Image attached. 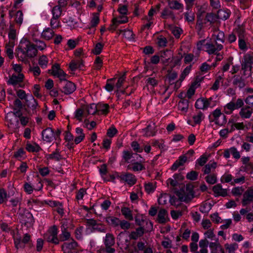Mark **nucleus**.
<instances>
[{
	"mask_svg": "<svg viewBox=\"0 0 253 253\" xmlns=\"http://www.w3.org/2000/svg\"><path fill=\"white\" fill-rule=\"evenodd\" d=\"M244 105V101L241 98H238L236 102L233 99L225 104L223 107V112L220 108L215 109L209 115V119L211 122H214L215 125L222 126L227 122L226 117L225 115H231L235 110H238Z\"/></svg>",
	"mask_w": 253,
	"mask_h": 253,
	"instance_id": "nucleus-1",
	"label": "nucleus"
},
{
	"mask_svg": "<svg viewBox=\"0 0 253 253\" xmlns=\"http://www.w3.org/2000/svg\"><path fill=\"white\" fill-rule=\"evenodd\" d=\"M35 45L31 43L26 39H22L18 45V51L20 52L24 56V57L33 58L37 54L38 50H42L44 49L46 45L43 41L35 40H34Z\"/></svg>",
	"mask_w": 253,
	"mask_h": 253,
	"instance_id": "nucleus-2",
	"label": "nucleus"
},
{
	"mask_svg": "<svg viewBox=\"0 0 253 253\" xmlns=\"http://www.w3.org/2000/svg\"><path fill=\"white\" fill-rule=\"evenodd\" d=\"M124 158L128 163L127 169L134 171H141L145 169L142 164V158L137 154L131 155L128 152H125Z\"/></svg>",
	"mask_w": 253,
	"mask_h": 253,
	"instance_id": "nucleus-3",
	"label": "nucleus"
},
{
	"mask_svg": "<svg viewBox=\"0 0 253 253\" xmlns=\"http://www.w3.org/2000/svg\"><path fill=\"white\" fill-rule=\"evenodd\" d=\"M9 41L6 44L5 51L7 56L9 59H13V48L15 45V39L16 38V31L13 29H10L8 34Z\"/></svg>",
	"mask_w": 253,
	"mask_h": 253,
	"instance_id": "nucleus-4",
	"label": "nucleus"
},
{
	"mask_svg": "<svg viewBox=\"0 0 253 253\" xmlns=\"http://www.w3.org/2000/svg\"><path fill=\"white\" fill-rule=\"evenodd\" d=\"M223 48L222 44L218 43L216 41L207 42L205 44V51L209 54H215Z\"/></svg>",
	"mask_w": 253,
	"mask_h": 253,
	"instance_id": "nucleus-5",
	"label": "nucleus"
},
{
	"mask_svg": "<svg viewBox=\"0 0 253 253\" xmlns=\"http://www.w3.org/2000/svg\"><path fill=\"white\" fill-rule=\"evenodd\" d=\"M49 72L54 77L58 78L60 81H66L68 77V75L61 69L60 65L58 63L53 65Z\"/></svg>",
	"mask_w": 253,
	"mask_h": 253,
	"instance_id": "nucleus-6",
	"label": "nucleus"
},
{
	"mask_svg": "<svg viewBox=\"0 0 253 253\" xmlns=\"http://www.w3.org/2000/svg\"><path fill=\"white\" fill-rule=\"evenodd\" d=\"M193 191L190 186H186L181 189L177 193L178 197L181 201L188 202L193 197Z\"/></svg>",
	"mask_w": 253,
	"mask_h": 253,
	"instance_id": "nucleus-7",
	"label": "nucleus"
},
{
	"mask_svg": "<svg viewBox=\"0 0 253 253\" xmlns=\"http://www.w3.org/2000/svg\"><path fill=\"white\" fill-rule=\"evenodd\" d=\"M58 231L56 226H53L50 228L44 235V239L48 242L55 244L59 243V240L57 238Z\"/></svg>",
	"mask_w": 253,
	"mask_h": 253,
	"instance_id": "nucleus-8",
	"label": "nucleus"
},
{
	"mask_svg": "<svg viewBox=\"0 0 253 253\" xmlns=\"http://www.w3.org/2000/svg\"><path fill=\"white\" fill-rule=\"evenodd\" d=\"M118 245L122 250H126L129 244L128 237L127 234L125 232H121L118 236Z\"/></svg>",
	"mask_w": 253,
	"mask_h": 253,
	"instance_id": "nucleus-9",
	"label": "nucleus"
},
{
	"mask_svg": "<svg viewBox=\"0 0 253 253\" xmlns=\"http://www.w3.org/2000/svg\"><path fill=\"white\" fill-rule=\"evenodd\" d=\"M57 135L58 134L54 132L52 127H46L42 132L43 140L48 142H52Z\"/></svg>",
	"mask_w": 253,
	"mask_h": 253,
	"instance_id": "nucleus-10",
	"label": "nucleus"
},
{
	"mask_svg": "<svg viewBox=\"0 0 253 253\" xmlns=\"http://www.w3.org/2000/svg\"><path fill=\"white\" fill-rule=\"evenodd\" d=\"M211 101V98L209 99L204 98H199L196 100L195 106L198 109L206 110L210 106Z\"/></svg>",
	"mask_w": 253,
	"mask_h": 253,
	"instance_id": "nucleus-11",
	"label": "nucleus"
},
{
	"mask_svg": "<svg viewBox=\"0 0 253 253\" xmlns=\"http://www.w3.org/2000/svg\"><path fill=\"white\" fill-rule=\"evenodd\" d=\"M204 118V114L201 111H199L193 116L192 118L188 121V123L193 126L194 125H200L201 122Z\"/></svg>",
	"mask_w": 253,
	"mask_h": 253,
	"instance_id": "nucleus-12",
	"label": "nucleus"
},
{
	"mask_svg": "<svg viewBox=\"0 0 253 253\" xmlns=\"http://www.w3.org/2000/svg\"><path fill=\"white\" fill-rule=\"evenodd\" d=\"M253 113V107L250 106H243L239 112L240 116L243 119H249Z\"/></svg>",
	"mask_w": 253,
	"mask_h": 253,
	"instance_id": "nucleus-13",
	"label": "nucleus"
},
{
	"mask_svg": "<svg viewBox=\"0 0 253 253\" xmlns=\"http://www.w3.org/2000/svg\"><path fill=\"white\" fill-rule=\"evenodd\" d=\"M9 80L7 84L12 85L14 90H16V65H13L12 68L8 72Z\"/></svg>",
	"mask_w": 253,
	"mask_h": 253,
	"instance_id": "nucleus-14",
	"label": "nucleus"
},
{
	"mask_svg": "<svg viewBox=\"0 0 253 253\" xmlns=\"http://www.w3.org/2000/svg\"><path fill=\"white\" fill-rule=\"evenodd\" d=\"M97 115L106 116L109 113L110 106L108 104L98 103L97 104Z\"/></svg>",
	"mask_w": 253,
	"mask_h": 253,
	"instance_id": "nucleus-15",
	"label": "nucleus"
},
{
	"mask_svg": "<svg viewBox=\"0 0 253 253\" xmlns=\"http://www.w3.org/2000/svg\"><path fill=\"white\" fill-rule=\"evenodd\" d=\"M76 89L75 84L70 81H66L65 84L62 88V91L65 94L68 95L73 93Z\"/></svg>",
	"mask_w": 253,
	"mask_h": 253,
	"instance_id": "nucleus-16",
	"label": "nucleus"
},
{
	"mask_svg": "<svg viewBox=\"0 0 253 253\" xmlns=\"http://www.w3.org/2000/svg\"><path fill=\"white\" fill-rule=\"evenodd\" d=\"M212 190L215 197H225L228 194V190L222 188L221 185L219 184L214 185L212 187Z\"/></svg>",
	"mask_w": 253,
	"mask_h": 253,
	"instance_id": "nucleus-17",
	"label": "nucleus"
},
{
	"mask_svg": "<svg viewBox=\"0 0 253 253\" xmlns=\"http://www.w3.org/2000/svg\"><path fill=\"white\" fill-rule=\"evenodd\" d=\"M121 179L126 182L129 185L134 184L136 181V179L133 174L131 173H123L120 176Z\"/></svg>",
	"mask_w": 253,
	"mask_h": 253,
	"instance_id": "nucleus-18",
	"label": "nucleus"
},
{
	"mask_svg": "<svg viewBox=\"0 0 253 253\" xmlns=\"http://www.w3.org/2000/svg\"><path fill=\"white\" fill-rule=\"evenodd\" d=\"M200 80H198V79H196V80L192 83L186 94V97L188 99L191 98L192 96L195 94L196 88L200 85Z\"/></svg>",
	"mask_w": 253,
	"mask_h": 253,
	"instance_id": "nucleus-19",
	"label": "nucleus"
},
{
	"mask_svg": "<svg viewBox=\"0 0 253 253\" xmlns=\"http://www.w3.org/2000/svg\"><path fill=\"white\" fill-rule=\"evenodd\" d=\"M172 55V52L170 50L167 49L164 51L161 52L160 56L162 62L165 64H169Z\"/></svg>",
	"mask_w": 253,
	"mask_h": 253,
	"instance_id": "nucleus-20",
	"label": "nucleus"
},
{
	"mask_svg": "<svg viewBox=\"0 0 253 253\" xmlns=\"http://www.w3.org/2000/svg\"><path fill=\"white\" fill-rule=\"evenodd\" d=\"M77 247V242L72 240L70 243H64L62 246V249L64 253H70V251L74 250Z\"/></svg>",
	"mask_w": 253,
	"mask_h": 253,
	"instance_id": "nucleus-21",
	"label": "nucleus"
},
{
	"mask_svg": "<svg viewBox=\"0 0 253 253\" xmlns=\"http://www.w3.org/2000/svg\"><path fill=\"white\" fill-rule=\"evenodd\" d=\"M189 107V101L187 99H181L178 104V108L181 113L185 114L188 111Z\"/></svg>",
	"mask_w": 253,
	"mask_h": 253,
	"instance_id": "nucleus-22",
	"label": "nucleus"
},
{
	"mask_svg": "<svg viewBox=\"0 0 253 253\" xmlns=\"http://www.w3.org/2000/svg\"><path fill=\"white\" fill-rule=\"evenodd\" d=\"M84 66V61L81 59L72 60L69 64V68L73 71L76 70L77 69L81 68Z\"/></svg>",
	"mask_w": 253,
	"mask_h": 253,
	"instance_id": "nucleus-23",
	"label": "nucleus"
},
{
	"mask_svg": "<svg viewBox=\"0 0 253 253\" xmlns=\"http://www.w3.org/2000/svg\"><path fill=\"white\" fill-rule=\"evenodd\" d=\"M67 225L63 223L61 226L62 233L60 235V240L61 241H64L69 240L71 237L70 233L67 230Z\"/></svg>",
	"mask_w": 253,
	"mask_h": 253,
	"instance_id": "nucleus-24",
	"label": "nucleus"
},
{
	"mask_svg": "<svg viewBox=\"0 0 253 253\" xmlns=\"http://www.w3.org/2000/svg\"><path fill=\"white\" fill-rule=\"evenodd\" d=\"M169 7L173 10H183V4L176 0H168Z\"/></svg>",
	"mask_w": 253,
	"mask_h": 253,
	"instance_id": "nucleus-25",
	"label": "nucleus"
},
{
	"mask_svg": "<svg viewBox=\"0 0 253 253\" xmlns=\"http://www.w3.org/2000/svg\"><path fill=\"white\" fill-rule=\"evenodd\" d=\"M53 30L50 28H45L42 33V37L45 40L49 41L54 35V32Z\"/></svg>",
	"mask_w": 253,
	"mask_h": 253,
	"instance_id": "nucleus-26",
	"label": "nucleus"
},
{
	"mask_svg": "<svg viewBox=\"0 0 253 253\" xmlns=\"http://www.w3.org/2000/svg\"><path fill=\"white\" fill-rule=\"evenodd\" d=\"M253 200V188L248 189L244 194L243 204L246 205L249 202Z\"/></svg>",
	"mask_w": 253,
	"mask_h": 253,
	"instance_id": "nucleus-27",
	"label": "nucleus"
},
{
	"mask_svg": "<svg viewBox=\"0 0 253 253\" xmlns=\"http://www.w3.org/2000/svg\"><path fill=\"white\" fill-rule=\"evenodd\" d=\"M146 85L151 88L156 87L159 84V80L155 77H149L145 80Z\"/></svg>",
	"mask_w": 253,
	"mask_h": 253,
	"instance_id": "nucleus-28",
	"label": "nucleus"
},
{
	"mask_svg": "<svg viewBox=\"0 0 253 253\" xmlns=\"http://www.w3.org/2000/svg\"><path fill=\"white\" fill-rule=\"evenodd\" d=\"M26 150L29 152H38L41 149L38 144L36 143L27 142L26 145Z\"/></svg>",
	"mask_w": 253,
	"mask_h": 253,
	"instance_id": "nucleus-29",
	"label": "nucleus"
},
{
	"mask_svg": "<svg viewBox=\"0 0 253 253\" xmlns=\"http://www.w3.org/2000/svg\"><path fill=\"white\" fill-rule=\"evenodd\" d=\"M84 109L88 114L97 115V104L91 103L86 105L84 106Z\"/></svg>",
	"mask_w": 253,
	"mask_h": 253,
	"instance_id": "nucleus-30",
	"label": "nucleus"
},
{
	"mask_svg": "<svg viewBox=\"0 0 253 253\" xmlns=\"http://www.w3.org/2000/svg\"><path fill=\"white\" fill-rule=\"evenodd\" d=\"M5 121L7 126L13 125L16 122V114L14 112H9L6 114Z\"/></svg>",
	"mask_w": 253,
	"mask_h": 253,
	"instance_id": "nucleus-31",
	"label": "nucleus"
},
{
	"mask_svg": "<svg viewBox=\"0 0 253 253\" xmlns=\"http://www.w3.org/2000/svg\"><path fill=\"white\" fill-rule=\"evenodd\" d=\"M233 84L237 85L240 88H243L246 85L245 81L240 76L235 75L233 77Z\"/></svg>",
	"mask_w": 253,
	"mask_h": 253,
	"instance_id": "nucleus-32",
	"label": "nucleus"
},
{
	"mask_svg": "<svg viewBox=\"0 0 253 253\" xmlns=\"http://www.w3.org/2000/svg\"><path fill=\"white\" fill-rule=\"evenodd\" d=\"M182 179V176L180 174H174L172 178H169L167 180V183L172 186L177 185L180 180Z\"/></svg>",
	"mask_w": 253,
	"mask_h": 253,
	"instance_id": "nucleus-33",
	"label": "nucleus"
},
{
	"mask_svg": "<svg viewBox=\"0 0 253 253\" xmlns=\"http://www.w3.org/2000/svg\"><path fill=\"white\" fill-rule=\"evenodd\" d=\"M105 220L109 225L114 227L118 226L120 222L118 218L112 216H107Z\"/></svg>",
	"mask_w": 253,
	"mask_h": 253,
	"instance_id": "nucleus-34",
	"label": "nucleus"
},
{
	"mask_svg": "<svg viewBox=\"0 0 253 253\" xmlns=\"http://www.w3.org/2000/svg\"><path fill=\"white\" fill-rule=\"evenodd\" d=\"M99 14L93 13L89 23V29L95 28L99 22Z\"/></svg>",
	"mask_w": 253,
	"mask_h": 253,
	"instance_id": "nucleus-35",
	"label": "nucleus"
},
{
	"mask_svg": "<svg viewBox=\"0 0 253 253\" xmlns=\"http://www.w3.org/2000/svg\"><path fill=\"white\" fill-rule=\"evenodd\" d=\"M218 15L220 19L225 20L229 18L231 11L228 9H219L218 11Z\"/></svg>",
	"mask_w": 253,
	"mask_h": 253,
	"instance_id": "nucleus-36",
	"label": "nucleus"
},
{
	"mask_svg": "<svg viewBox=\"0 0 253 253\" xmlns=\"http://www.w3.org/2000/svg\"><path fill=\"white\" fill-rule=\"evenodd\" d=\"M0 228L3 231L6 232H9L10 231L11 232V234L13 236L14 245L15 247H16V238L15 237V233L14 231L11 230L10 227H8V224L4 222H2L0 224Z\"/></svg>",
	"mask_w": 253,
	"mask_h": 253,
	"instance_id": "nucleus-37",
	"label": "nucleus"
},
{
	"mask_svg": "<svg viewBox=\"0 0 253 253\" xmlns=\"http://www.w3.org/2000/svg\"><path fill=\"white\" fill-rule=\"evenodd\" d=\"M252 69V66L251 64V62H249L247 56L245 59V61L242 64V70L244 71V75H246V72H251Z\"/></svg>",
	"mask_w": 253,
	"mask_h": 253,
	"instance_id": "nucleus-38",
	"label": "nucleus"
},
{
	"mask_svg": "<svg viewBox=\"0 0 253 253\" xmlns=\"http://www.w3.org/2000/svg\"><path fill=\"white\" fill-rule=\"evenodd\" d=\"M48 59L45 55H42L39 57L38 64L42 69H45L48 64Z\"/></svg>",
	"mask_w": 253,
	"mask_h": 253,
	"instance_id": "nucleus-39",
	"label": "nucleus"
},
{
	"mask_svg": "<svg viewBox=\"0 0 253 253\" xmlns=\"http://www.w3.org/2000/svg\"><path fill=\"white\" fill-rule=\"evenodd\" d=\"M104 243L106 247H112L115 244V239L113 236L110 233L107 234L104 240Z\"/></svg>",
	"mask_w": 253,
	"mask_h": 253,
	"instance_id": "nucleus-40",
	"label": "nucleus"
},
{
	"mask_svg": "<svg viewBox=\"0 0 253 253\" xmlns=\"http://www.w3.org/2000/svg\"><path fill=\"white\" fill-rule=\"evenodd\" d=\"M142 20L143 21V24L141 26V29L144 31L146 29H149L153 24V19H148V18H143Z\"/></svg>",
	"mask_w": 253,
	"mask_h": 253,
	"instance_id": "nucleus-41",
	"label": "nucleus"
},
{
	"mask_svg": "<svg viewBox=\"0 0 253 253\" xmlns=\"http://www.w3.org/2000/svg\"><path fill=\"white\" fill-rule=\"evenodd\" d=\"M141 132L146 136H153L156 134V131L155 127H144Z\"/></svg>",
	"mask_w": 253,
	"mask_h": 253,
	"instance_id": "nucleus-42",
	"label": "nucleus"
},
{
	"mask_svg": "<svg viewBox=\"0 0 253 253\" xmlns=\"http://www.w3.org/2000/svg\"><path fill=\"white\" fill-rule=\"evenodd\" d=\"M191 9H186L187 11L184 14L185 21L188 22H192L195 19L194 12Z\"/></svg>",
	"mask_w": 253,
	"mask_h": 253,
	"instance_id": "nucleus-43",
	"label": "nucleus"
},
{
	"mask_svg": "<svg viewBox=\"0 0 253 253\" xmlns=\"http://www.w3.org/2000/svg\"><path fill=\"white\" fill-rule=\"evenodd\" d=\"M161 16L163 19H167L169 17H174V14L171 9L169 7H165L161 13Z\"/></svg>",
	"mask_w": 253,
	"mask_h": 253,
	"instance_id": "nucleus-44",
	"label": "nucleus"
},
{
	"mask_svg": "<svg viewBox=\"0 0 253 253\" xmlns=\"http://www.w3.org/2000/svg\"><path fill=\"white\" fill-rule=\"evenodd\" d=\"M239 117L237 115H232L229 120L228 124L230 125V126H243V124L242 123H236L237 119Z\"/></svg>",
	"mask_w": 253,
	"mask_h": 253,
	"instance_id": "nucleus-45",
	"label": "nucleus"
},
{
	"mask_svg": "<svg viewBox=\"0 0 253 253\" xmlns=\"http://www.w3.org/2000/svg\"><path fill=\"white\" fill-rule=\"evenodd\" d=\"M122 214L128 220H132L133 216L132 214L131 211L127 207H123L121 209Z\"/></svg>",
	"mask_w": 253,
	"mask_h": 253,
	"instance_id": "nucleus-46",
	"label": "nucleus"
},
{
	"mask_svg": "<svg viewBox=\"0 0 253 253\" xmlns=\"http://www.w3.org/2000/svg\"><path fill=\"white\" fill-rule=\"evenodd\" d=\"M76 132L79 134V135L75 138L74 141L76 144H79L84 138V135L83 133V130L81 127H77L76 129Z\"/></svg>",
	"mask_w": 253,
	"mask_h": 253,
	"instance_id": "nucleus-47",
	"label": "nucleus"
},
{
	"mask_svg": "<svg viewBox=\"0 0 253 253\" xmlns=\"http://www.w3.org/2000/svg\"><path fill=\"white\" fill-rule=\"evenodd\" d=\"M168 217V214L166 210H161L158 215V219L160 223L165 222Z\"/></svg>",
	"mask_w": 253,
	"mask_h": 253,
	"instance_id": "nucleus-48",
	"label": "nucleus"
},
{
	"mask_svg": "<svg viewBox=\"0 0 253 253\" xmlns=\"http://www.w3.org/2000/svg\"><path fill=\"white\" fill-rule=\"evenodd\" d=\"M212 205L210 202L203 203L200 207V211L203 213H208L211 209Z\"/></svg>",
	"mask_w": 253,
	"mask_h": 253,
	"instance_id": "nucleus-49",
	"label": "nucleus"
},
{
	"mask_svg": "<svg viewBox=\"0 0 253 253\" xmlns=\"http://www.w3.org/2000/svg\"><path fill=\"white\" fill-rule=\"evenodd\" d=\"M144 230L142 227H139L136 229L135 231L132 232L130 234V238L136 239L143 234Z\"/></svg>",
	"mask_w": 253,
	"mask_h": 253,
	"instance_id": "nucleus-50",
	"label": "nucleus"
},
{
	"mask_svg": "<svg viewBox=\"0 0 253 253\" xmlns=\"http://www.w3.org/2000/svg\"><path fill=\"white\" fill-rule=\"evenodd\" d=\"M103 66V60L101 57L97 56L93 63V67L95 70H99Z\"/></svg>",
	"mask_w": 253,
	"mask_h": 253,
	"instance_id": "nucleus-51",
	"label": "nucleus"
},
{
	"mask_svg": "<svg viewBox=\"0 0 253 253\" xmlns=\"http://www.w3.org/2000/svg\"><path fill=\"white\" fill-rule=\"evenodd\" d=\"M59 18L52 17L50 22V26L52 29H56L61 27Z\"/></svg>",
	"mask_w": 253,
	"mask_h": 253,
	"instance_id": "nucleus-52",
	"label": "nucleus"
},
{
	"mask_svg": "<svg viewBox=\"0 0 253 253\" xmlns=\"http://www.w3.org/2000/svg\"><path fill=\"white\" fill-rule=\"evenodd\" d=\"M214 35L215 36V40L214 41H219L221 43L224 42L225 39L223 32L219 30L215 31Z\"/></svg>",
	"mask_w": 253,
	"mask_h": 253,
	"instance_id": "nucleus-53",
	"label": "nucleus"
},
{
	"mask_svg": "<svg viewBox=\"0 0 253 253\" xmlns=\"http://www.w3.org/2000/svg\"><path fill=\"white\" fill-rule=\"evenodd\" d=\"M115 79V78H112L107 80L106 84L105 86V88L107 91L111 92L113 90Z\"/></svg>",
	"mask_w": 253,
	"mask_h": 253,
	"instance_id": "nucleus-54",
	"label": "nucleus"
},
{
	"mask_svg": "<svg viewBox=\"0 0 253 253\" xmlns=\"http://www.w3.org/2000/svg\"><path fill=\"white\" fill-rule=\"evenodd\" d=\"M160 8V4H158L156 6L155 8L152 7L149 11L148 15L145 16L143 18H148V19H151L154 20L153 15L155 13L159 11Z\"/></svg>",
	"mask_w": 253,
	"mask_h": 253,
	"instance_id": "nucleus-55",
	"label": "nucleus"
},
{
	"mask_svg": "<svg viewBox=\"0 0 253 253\" xmlns=\"http://www.w3.org/2000/svg\"><path fill=\"white\" fill-rule=\"evenodd\" d=\"M123 35L124 37L129 41H134V35L131 30L125 29Z\"/></svg>",
	"mask_w": 253,
	"mask_h": 253,
	"instance_id": "nucleus-56",
	"label": "nucleus"
},
{
	"mask_svg": "<svg viewBox=\"0 0 253 253\" xmlns=\"http://www.w3.org/2000/svg\"><path fill=\"white\" fill-rule=\"evenodd\" d=\"M223 79V77L222 76L217 77L211 89L213 91L217 90L219 88L220 83Z\"/></svg>",
	"mask_w": 253,
	"mask_h": 253,
	"instance_id": "nucleus-57",
	"label": "nucleus"
},
{
	"mask_svg": "<svg viewBox=\"0 0 253 253\" xmlns=\"http://www.w3.org/2000/svg\"><path fill=\"white\" fill-rule=\"evenodd\" d=\"M62 8L60 6L56 5L54 6L52 9V17L59 18L62 14Z\"/></svg>",
	"mask_w": 253,
	"mask_h": 253,
	"instance_id": "nucleus-58",
	"label": "nucleus"
},
{
	"mask_svg": "<svg viewBox=\"0 0 253 253\" xmlns=\"http://www.w3.org/2000/svg\"><path fill=\"white\" fill-rule=\"evenodd\" d=\"M225 248L228 253H234L235 251L238 248V245L236 243L226 244Z\"/></svg>",
	"mask_w": 253,
	"mask_h": 253,
	"instance_id": "nucleus-59",
	"label": "nucleus"
},
{
	"mask_svg": "<svg viewBox=\"0 0 253 253\" xmlns=\"http://www.w3.org/2000/svg\"><path fill=\"white\" fill-rule=\"evenodd\" d=\"M29 72L33 73L34 76L36 78L38 77L41 73V69L40 67L36 65V66H30Z\"/></svg>",
	"mask_w": 253,
	"mask_h": 253,
	"instance_id": "nucleus-60",
	"label": "nucleus"
},
{
	"mask_svg": "<svg viewBox=\"0 0 253 253\" xmlns=\"http://www.w3.org/2000/svg\"><path fill=\"white\" fill-rule=\"evenodd\" d=\"M46 158L47 160H55L58 161L61 159V156L58 152L56 151L52 154L46 155Z\"/></svg>",
	"mask_w": 253,
	"mask_h": 253,
	"instance_id": "nucleus-61",
	"label": "nucleus"
},
{
	"mask_svg": "<svg viewBox=\"0 0 253 253\" xmlns=\"http://www.w3.org/2000/svg\"><path fill=\"white\" fill-rule=\"evenodd\" d=\"M216 167V163L215 162H212L211 163H209L206 165L204 169V172L205 174H209L211 169H215Z\"/></svg>",
	"mask_w": 253,
	"mask_h": 253,
	"instance_id": "nucleus-62",
	"label": "nucleus"
},
{
	"mask_svg": "<svg viewBox=\"0 0 253 253\" xmlns=\"http://www.w3.org/2000/svg\"><path fill=\"white\" fill-rule=\"evenodd\" d=\"M233 177L231 174L224 173L221 177V181L222 183H229L233 182Z\"/></svg>",
	"mask_w": 253,
	"mask_h": 253,
	"instance_id": "nucleus-63",
	"label": "nucleus"
},
{
	"mask_svg": "<svg viewBox=\"0 0 253 253\" xmlns=\"http://www.w3.org/2000/svg\"><path fill=\"white\" fill-rule=\"evenodd\" d=\"M104 44L101 42L96 43L92 50V52L95 55H99L102 51Z\"/></svg>",
	"mask_w": 253,
	"mask_h": 253,
	"instance_id": "nucleus-64",
	"label": "nucleus"
}]
</instances>
